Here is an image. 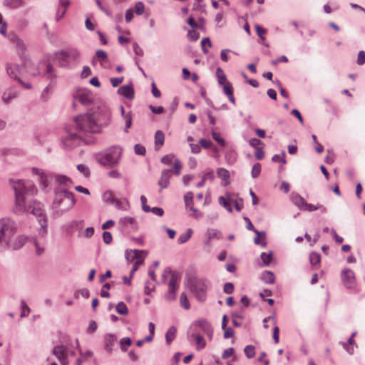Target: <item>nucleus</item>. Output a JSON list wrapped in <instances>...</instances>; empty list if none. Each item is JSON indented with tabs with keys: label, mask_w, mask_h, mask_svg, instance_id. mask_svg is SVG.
Segmentation results:
<instances>
[{
	"label": "nucleus",
	"mask_w": 365,
	"mask_h": 365,
	"mask_svg": "<svg viewBox=\"0 0 365 365\" xmlns=\"http://www.w3.org/2000/svg\"><path fill=\"white\" fill-rule=\"evenodd\" d=\"M120 345H121V349L123 351H127V347L128 346H130L132 344V340L129 337H124L120 339Z\"/></svg>",
	"instance_id": "obj_54"
},
{
	"label": "nucleus",
	"mask_w": 365,
	"mask_h": 365,
	"mask_svg": "<svg viewBox=\"0 0 365 365\" xmlns=\"http://www.w3.org/2000/svg\"><path fill=\"white\" fill-rule=\"evenodd\" d=\"M117 340V337L113 334H106L104 336V349L109 354L113 351V344Z\"/></svg>",
	"instance_id": "obj_23"
},
{
	"label": "nucleus",
	"mask_w": 365,
	"mask_h": 365,
	"mask_svg": "<svg viewBox=\"0 0 365 365\" xmlns=\"http://www.w3.org/2000/svg\"><path fill=\"white\" fill-rule=\"evenodd\" d=\"M223 87H222V89H223V92L227 96L229 101L233 104V105H235V96H234V94H233V89H232V84L228 82L224 85H222Z\"/></svg>",
	"instance_id": "obj_29"
},
{
	"label": "nucleus",
	"mask_w": 365,
	"mask_h": 365,
	"mask_svg": "<svg viewBox=\"0 0 365 365\" xmlns=\"http://www.w3.org/2000/svg\"><path fill=\"white\" fill-rule=\"evenodd\" d=\"M187 339L191 341L194 340L197 345V350H201L206 346V341L203 336L197 331H189L187 333Z\"/></svg>",
	"instance_id": "obj_17"
},
{
	"label": "nucleus",
	"mask_w": 365,
	"mask_h": 365,
	"mask_svg": "<svg viewBox=\"0 0 365 365\" xmlns=\"http://www.w3.org/2000/svg\"><path fill=\"white\" fill-rule=\"evenodd\" d=\"M134 151L136 155H144L145 154V148L141 144H135Z\"/></svg>",
	"instance_id": "obj_60"
},
{
	"label": "nucleus",
	"mask_w": 365,
	"mask_h": 365,
	"mask_svg": "<svg viewBox=\"0 0 365 365\" xmlns=\"http://www.w3.org/2000/svg\"><path fill=\"white\" fill-rule=\"evenodd\" d=\"M180 304L185 309L188 310L190 309V304L185 292H182L180 296Z\"/></svg>",
	"instance_id": "obj_42"
},
{
	"label": "nucleus",
	"mask_w": 365,
	"mask_h": 365,
	"mask_svg": "<svg viewBox=\"0 0 365 365\" xmlns=\"http://www.w3.org/2000/svg\"><path fill=\"white\" fill-rule=\"evenodd\" d=\"M111 113L106 104H99L98 110L79 114L73 118V128L84 136L90 133H99L103 127L108 125Z\"/></svg>",
	"instance_id": "obj_2"
},
{
	"label": "nucleus",
	"mask_w": 365,
	"mask_h": 365,
	"mask_svg": "<svg viewBox=\"0 0 365 365\" xmlns=\"http://www.w3.org/2000/svg\"><path fill=\"white\" fill-rule=\"evenodd\" d=\"M212 137L220 146L225 147L226 145V143L220 133L212 131Z\"/></svg>",
	"instance_id": "obj_46"
},
{
	"label": "nucleus",
	"mask_w": 365,
	"mask_h": 365,
	"mask_svg": "<svg viewBox=\"0 0 365 365\" xmlns=\"http://www.w3.org/2000/svg\"><path fill=\"white\" fill-rule=\"evenodd\" d=\"M205 44H207V46L211 47L212 43L209 38L206 37L202 39L201 41V46H202V51L205 53H208V50L205 47Z\"/></svg>",
	"instance_id": "obj_61"
},
{
	"label": "nucleus",
	"mask_w": 365,
	"mask_h": 365,
	"mask_svg": "<svg viewBox=\"0 0 365 365\" xmlns=\"http://www.w3.org/2000/svg\"><path fill=\"white\" fill-rule=\"evenodd\" d=\"M285 155H286L285 152L282 151V156L276 154L272 156V160L275 163L282 162V163L285 164L287 162L285 160Z\"/></svg>",
	"instance_id": "obj_57"
},
{
	"label": "nucleus",
	"mask_w": 365,
	"mask_h": 365,
	"mask_svg": "<svg viewBox=\"0 0 365 365\" xmlns=\"http://www.w3.org/2000/svg\"><path fill=\"white\" fill-rule=\"evenodd\" d=\"M341 280L344 287L349 289L356 287V282L354 272L349 269H344L341 272Z\"/></svg>",
	"instance_id": "obj_13"
},
{
	"label": "nucleus",
	"mask_w": 365,
	"mask_h": 365,
	"mask_svg": "<svg viewBox=\"0 0 365 365\" xmlns=\"http://www.w3.org/2000/svg\"><path fill=\"white\" fill-rule=\"evenodd\" d=\"M223 291L226 294H232L234 292V285L231 282H226L223 286Z\"/></svg>",
	"instance_id": "obj_64"
},
{
	"label": "nucleus",
	"mask_w": 365,
	"mask_h": 365,
	"mask_svg": "<svg viewBox=\"0 0 365 365\" xmlns=\"http://www.w3.org/2000/svg\"><path fill=\"white\" fill-rule=\"evenodd\" d=\"M261 279L264 283L274 284L275 277L272 272L264 271L262 273Z\"/></svg>",
	"instance_id": "obj_35"
},
{
	"label": "nucleus",
	"mask_w": 365,
	"mask_h": 365,
	"mask_svg": "<svg viewBox=\"0 0 365 365\" xmlns=\"http://www.w3.org/2000/svg\"><path fill=\"white\" fill-rule=\"evenodd\" d=\"M6 71L7 75L14 81H17L20 79L21 68L14 63H7L6 64Z\"/></svg>",
	"instance_id": "obj_16"
},
{
	"label": "nucleus",
	"mask_w": 365,
	"mask_h": 365,
	"mask_svg": "<svg viewBox=\"0 0 365 365\" xmlns=\"http://www.w3.org/2000/svg\"><path fill=\"white\" fill-rule=\"evenodd\" d=\"M110 285L109 283H106L103 285L101 291V296L102 297L108 298L110 297V293L108 292V289H110Z\"/></svg>",
	"instance_id": "obj_59"
},
{
	"label": "nucleus",
	"mask_w": 365,
	"mask_h": 365,
	"mask_svg": "<svg viewBox=\"0 0 365 365\" xmlns=\"http://www.w3.org/2000/svg\"><path fill=\"white\" fill-rule=\"evenodd\" d=\"M260 257L262 261V265L264 267H268L270 264V262L272 259V252H262L260 255Z\"/></svg>",
	"instance_id": "obj_40"
},
{
	"label": "nucleus",
	"mask_w": 365,
	"mask_h": 365,
	"mask_svg": "<svg viewBox=\"0 0 365 365\" xmlns=\"http://www.w3.org/2000/svg\"><path fill=\"white\" fill-rule=\"evenodd\" d=\"M261 234L259 235H256V237L254 239V242L256 245H261L262 247H266V235L264 232H260Z\"/></svg>",
	"instance_id": "obj_39"
},
{
	"label": "nucleus",
	"mask_w": 365,
	"mask_h": 365,
	"mask_svg": "<svg viewBox=\"0 0 365 365\" xmlns=\"http://www.w3.org/2000/svg\"><path fill=\"white\" fill-rule=\"evenodd\" d=\"M140 202L142 204V210L145 212H150V207L148 206L147 203V198L144 195L140 196Z\"/></svg>",
	"instance_id": "obj_62"
},
{
	"label": "nucleus",
	"mask_w": 365,
	"mask_h": 365,
	"mask_svg": "<svg viewBox=\"0 0 365 365\" xmlns=\"http://www.w3.org/2000/svg\"><path fill=\"white\" fill-rule=\"evenodd\" d=\"M291 199L292 202L297 206L300 210H303L306 201L299 194H292L291 196Z\"/></svg>",
	"instance_id": "obj_33"
},
{
	"label": "nucleus",
	"mask_w": 365,
	"mask_h": 365,
	"mask_svg": "<svg viewBox=\"0 0 365 365\" xmlns=\"http://www.w3.org/2000/svg\"><path fill=\"white\" fill-rule=\"evenodd\" d=\"M219 204L225 207L229 212H232V208L231 206V203L233 202V200L228 197V200H226L223 196H220L218 198Z\"/></svg>",
	"instance_id": "obj_34"
},
{
	"label": "nucleus",
	"mask_w": 365,
	"mask_h": 365,
	"mask_svg": "<svg viewBox=\"0 0 365 365\" xmlns=\"http://www.w3.org/2000/svg\"><path fill=\"white\" fill-rule=\"evenodd\" d=\"M21 312L20 314L21 317H24L29 314L30 311H31L30 308L29 307V306L27 305L26 302L24 300L21 301Z\"/></svg>",
	"instance_id": "obj_53"
},
{
	"label": "nucleus",
	"mask_w": 365,
	"mask_h": 365,
	"mask_svg": "<svg viewBox=\"0 0 365 365\" xmlns=\"http://www.w3.org/2000/svg\"><path fill=\"white\" fill-rule=\"evenodd\" d=\"M54 55L60 67L71 68L79 58L80 52L77 48H70L56 51Z\"/></svg>",
	"instance_id": "obj_7"
},
{
	"label": "nucleus",
	"mask_w": 365,
	"mask_h": 365,
	"mask_svg": "<svg viewBox=\"0 0 365 365\" xmlns=\"http://www.w3.org/2000/svg\"><path fill=\"white\" fill-rule=\"evenodd\" d=\"M133 12H135L137 15L140 16L145 11V5L142 1L137 2L133 9Z\"/></svg>",
	"instance_id": "obj_50"
},
{
	"label": "nucleus",
	"mask_w": 365,
	"mask_h": 365,
	"mask_svg": "<svg viewBox=\"0 0 365 365\" xmlns=\"http://www.w3.org/2000/svg\"><path fill=\"white\" fill-rule=\"evenodd\" d=\"M205 236L209 240H212L215 238H220V232L215 229H208L205 233Z\"/></svg>",
	"instance_id": "obj_47"
},
{
	"label": "nucleus",
	"mask_w": 365,
	"mask_h": 365,
	"mask_svg": "<svg viewBox=\"0 0 365 365\" xmlns=\"http://www.w3.org/2000/svg\"><path fill=\"white\" fill-rule=\"evenodd\" d=\"M173 161H174V165L173 168V173L175 174L176 175H179L180 174V170L182 167V163L180 161V160L176 158L175 157V155L173 154L166 155L161 158V163L164 165H170L172 164V163Z\"/></svg>",
	"instance_id": "obj_14"
},
{
	"label": "nucleus",
	"mask_w": 365,
	"mask_h": 365,
	"mask_svg": "<svg viewBox=\"0 0 365 365\" xmlns=\"http://www.w3.org/2000/svg\"><path fill=\"white\" fill-rule=\"evenodd\" d=\"M103 198L106 203L114 204L115 197L111 191L108 190L105 192L103 195Z\"/></svg>",
	"instance_id": "obj_49"
},
{
	"label": "nucleus",
	"mask_w": 365,
	"mask_h": 365,
	"mask_svg": "<svg viewBox=\"0 0 365 365\" xmlns=\"http://www.w3.org/2000/svg\"><path fill=\"white\" fill-rule=\"evenodd\" d=\"M165 135L163 131L158 130L155 134V144L156 147H161L164 143Z\"/></svg>",
	"instance_id": "obj_38"
},
{
	"label": "nucleus",
	"mask_w": 365,
	"mask_h": 365,
	"mask_svg": "<svg viewBox=\"0 0 365 365\" xmlns=\"http://www.w3.org/2000/svg\"><path fill=\"white\" fill-rule=\"evenodd\" d=\"M120 223L123 226H125V227L130 225L131 229L135 231V230H138V225H137V223H136V220L133 217L127 216V217H122V218L120 219Z\"/></svg>",
	"instance_id": "obj_28"
},
{
	"label": "nucleus",
	"mask_w": 365,
	"mask_h": 365,
	"mask_svg": "<svg viewBox=\"0 0 365 365\" xmlns=\"http://www.w3.org/2000/svg\"><path fill=\"white\" fill-rule=\"evenodd\" d=\"M46 76L48 78L50 79V83L43 89V91H42V93H41V98L45 101L49 98L50 95L52 92L51 90L54 88V86L56 85V82L54 81V80L57 78L56 72L55 69L53 68V66L51 64L47 65Z\"/></svg>",
	"instance_id": "obj_11"
},
{
	"label": "nucleus",
	"mask_w": 365,
	"mask_h": 365,
	"mask_svg": "<svg viewBox=\"0 0 365 365\" xmlns=\"http://www.w3.org/2000/svg\"><path fill=\"white\" fill-rule=\"evenodd\" d=\"M244 220L246 222L247 225H246V228L248 230H252L253 231L256 235H259L261 234V232L259 231H258L257 230H256L254 227V225H252L251 220L247 217H244Z\"/></svg>",
	"instance_id": "obj_56"
},
{
	"label": "nucleus",
	"mask_w": 365,
	"mask_h": 365,
	"mask_svg": "<svg viewBox=\"0 0 365 365\" xmlns=\"http://www.w3.org/2000/svg\"><path fill=\"white\" fill-rule=\"evenodd\" d=\"M192 234L193 230L191 228H188L186 232L182 233L179 236L178 239V242L180 245L185 243L192 237Z\"/></svg>",
	"instance_id": "obj_37"
},
{
	"label": "nucleus",
	"mask_w": 365,
	"mask_h": 365,
	"mask_svg": "<svg viewBox=\"0 0 365 365\" xmlns=\"http://www.w3.org/2000/svg\"><path fill=\"white\" fill-rule=\"evenodd\" d=\"M16 198V212L19 214L30 212L36 216L40 228L38 235L34 238L36 254L38 256L45 251L46 236L48 234L47 216L39 202H30L26 199L27 195H34L36 187L30 181L18 180L14 185Z\"/></svg>",
	"instance_id": "obj_1"
},
{
	"label": "nucleus",
	"mask_w": 365,
	"mask_h": 365,
	"mask_svg": "<svg viewBox=\"0 0 365 365\" xmlns=\"http://www.w3.org/2000/svg\"><path fill=\"white\" fill-rule=\"evenodd\" d=\"M115 310L121 315H126L128 313V309L126 304L123 302H120L117 304Z\"/></svg>",
	"instance_id": "obj_43"
},
{
	"label": "nucleus",
	"mask_w": 365,
	"mask_h": 365,
	"mask_svg": "<svg viewBox=\"0 0 365 365\" xmlns=\"http://www.w3.org/2000/svg\"><path fill=\"white\" fill-rule=\"evenodd\" d=\"M16 232L17 225L14 220L8 217L0 219V242L7 245Z\"/></svg>",
	"instance_id": "obj_8"
},
{
	"label": "nucleus",
	"mask_w": 365,
	"mask_h": 365,
	"mask_svg": "<svg viewBox=\"0 0 365 365\" xmlns=\"http://www.w3.org/2000/svg\"><path fill=\"white\" fill-rule=\"evenodd\" d=\"M216 75H217V77L218 83L220 85L222 86V85H224V84L228 83L227 81L226 76L224 73V71H223V70L221 68H217V70H216Z\"/></svg>",
	"instance_id": "obj_41"
},
{
	"label": "nucleus",
	"mask_w": 365,
	"mask_h": 365,
	"mask_svg": "<svg viewBox=\"0 0 365 365\" xmlns=\"http://www.w3.org/2000/svg\"><path fill=\"white\" fill-rule=\"evenodd\" d=\"M172 276H177L169 267H167L164 269L162 276L161 281L162 283H165L166 280L168 277L172 278Z\"/></svg>",
	"instance_id": "obj_45"
},
{
	"label": "nucleus",
	"mask_w": 365,
	"mask_h": 365,
	"mask_svg": "<svg viewBox=\"0 0 365 365\" xmlns=\"http://www.w3.org/2000/svg\"><path fill=\"white\" fill-rule=\"evenodd\" d=\"M140 253H145V255H147L148 252L139 250H127L125 252V257L128 262H133Z\"/></svg>",
	"instance_id": "obj_27"
},
{
	"label": "nucleus",
	"mask_w": 365,
	"mask_h": 365,
	"mask_svg": "<svg viewBox=\"0 0 365 365\" xmlns=\"http://www.w3.org/2000/svg\"><path fill=\"white\" fill-rule=\"evenodd\" d=\"M32 173L38 178L40 186L45 192H48L51 189V181L54 175L48 171H44L38 168H31Z\"/></svg>",
	"instance_id": "obj_10"
},
{
	"label": "nucleus",
	"mask_w": 365,
	"mask_h": 365,
	"mask_svg": "<svg viewBox=\"0 0 365 365\" xmlns=\"http://www.w3.org/2000/svg\"><path fill=\"white\" fill-rule=\"evenodd\" d=\"M180 277L172 276L168 282V289L165 294V299L168 302H173L176 299V292L179 287Z\"/></svg>",
	"instance_id": "obj_12"
},
{
	"label": "nucleus",
	"mask_w": 365,
	"mask_h": 365,
	"mask_svg": "<svg viewBox=\"0 0 365 365\" xmlns=\"http://www.w3.org/2000/svg\"><path fill=\"white\" fill-rule=\"evenodd\" d=\"M123 154L119 145H112L96 154V160L102 165L112 168L118 165Z\"/></svg>",
	"instance_id": "obj_5"
},
{
	"label": "nucleus",
	"mask_w": 365,
	"mask_h": 365,
	"mask_svg": "<svg viewBox=\"0 0 365 365\" xmlns=\"http://www.w3.org/2000/svg\"><path fill=\"white\" fill-rule=\"evenodd\" d=\"M66 135L62 138L61 143L65 149L71 150L78 146L84 140L82 135L78 133L73 128L66 127Z\"/></svg>",
	"instance_id": "obj_9"
},
{
	"label": "nucleus",
	"mask_w": 365,
	"mask_h": 365,
	"mask_svg": "<svg viewBox=\"0 0 365 365\" xmlns=\"http://www.w3.org/2000/svg\"><path fill=\"white\" fill-rule=\"evenodd\" d=\"M194 325L198 326L200 329L208 336L210 340L213 336V329L211 324L205 319H200L195 322Z\"/></svg>",
	"instance_id": "obj_19"
},
{
	"label": "nucleus",
	"mask_w": 365,
	"mask_h": 365,
	"mask_svg": "<svg viewBox=\"0 0 365 365\" xmlns=\"http://www.w3.org/2000/svg\"><path fill=\"white\" fill-rule=\"evenodd\" d=\"M18 93L14 88L6 89L1 96V100L5 104H9L11 101L17 98Z\"/></svg>",
	"instance_id": "obj_22"
},
{
	"label": "nucleus",
	"mask_w": 365,
	"mask_h": 365,
	"mask_svg": "<svg viewBox=\"0 0 365 365\" xmlns=\"http://www.w3.org/2000/svg\"><path fill=\"white\" fill-rule=\"evenodd\" d=\"M72 107L75 110L81 108L90 111L98 110L99 104H105L98 101L96 95L91 90L86 88H78L72 93Z\"/></svg>",
	"instance_id": "obj_3"
},
{
	"label": "nucleus",
	"mask_w": 365,
	"mask_h": 365,
	"mask_svg": "<svg viewBox=\"0 0 365 365\" xmlns=\"http://www.w3.org/2000/svg\"><path fill=\"white\" fill-rule=\"evenodd\" d=\"M25 2L24 0H4V5L11 9H16L24 6Z\"/></svg>",
	"instance_id": "obj_31"
},
{
	"label": "nucleus",
	"mask_w": 365,
	"mask_h": 365,
	"mask_svg": "<svg viewBox=\"0 0 365 365\" xmlns=\"http://www.w3.org/2000/svg\"><path fill=\"white\" fill-rule=\"evenodd\" d=\"M255 30H256V32L258 35V36L261 38V39H264V35L265 34L267 33V31L266 29H264V28H262V26H260L258 24H256L255 25Z\"/></svg>",
	"instance_id": "obj_63"
},
{
	"label": "nucleus",
	"mask_w": 365,
	"mask_h": 365,
	"mask_svg": "<svg viewBox=\"0 0 365 365\" xmlns=\"http://www.w3.org/2000/svg\"><path fill=\"white\" fill-rule=\"evenodd\" d=\"M96 62H99L101 67L108 68L110 66V61L108 54L103 50H98L93 58L92 63L94 65Z\"/></svg>",
	"instance_id": "obj_15"
},
{
	"label": "nucleus",
	"mask_w": 365,
	"mask_h": 365,
	"mask_svg": "<svg viewBox=\"0 0 365 365\" xmlns=\"http://www.w3.org/2000/svg\"><path fill=\"white\" fill-rule=\"evenodd\" d=\"M125 128L124 131L125 133L128 132V128H130L132 125V115L130 113H127V115H125Z\"/></svg>",
	"instance_id": "obj_55"
},
{
	"label": "nucleus",
	"mask_w": 365,
	"mask_h": 365,
	"mask_svg": "<svg viewBox=\"0 0 365 365\" xmlns=\"http://www.w3.org/2000/svg\"><path fill=\"white\" fill-rule=\"evenodd\" d=\"M210 285V283L206 278L196 277L189 278L185 283L186 287L200 302L206 300Z\"/></svg>",
	"instance_id": "obj_6"
},
{
	"label": "nucleus",
	"mask_w": 365,
	"mask_h": 365,
	"mask_svg": "<svg viewBox=\"0 0 365 365\" xmlns=\"http://www.w3.org/2000/svg\"><path fill=\"white\" fill-rule=\"evenodd\" d=\"M177 329L175 327H170L165 334V340L167 344H170L176 336Z\"/></svg>",
	"instance_id": "obj_36"
},
{
	"label": "nucleus",
	"mask_w": 365,
	"mask_h": 365,
	"mask_svg": "<svg viewBox=\"0 0 365 365\" xmlns=\"http://www.w3.org/2000/svg\"><path fill=\"white\" fill-rule=\"evenodd\" d=\"M217 174L220 178L224 180L225 181H228V180L230 179V173L225 168H218L217 170Z\"/></svg>",
	"instance_id": "obj_44"
},
{
	"label": "nucleus",
	"mask_w": 365,
	"mask_h": 365,
	"mask_svg": "<svg viewBox=\"0 0 365 365\" xmlns=\"http://www.w3.org/2000/svg\"><path fill=\"white\" fill-rule=\"evenodd\" d=\"M321 256L319 253L312 252L309 255V262L312 265H317L320 262Z\"/></svg>",
	"instance_id": "obj_52"
},
{
	"label": "nucleus",
	"mask_w": 365,
	"mask_h": 365,
	"mask_svg": "<svg viewBox=\"0 0 365 365\" xmlns=\"http://www.w3.org/2000/svg\"><path fill=\"white\" fill-rule=\"evenodd\" d=\"M54 178L56 183L60 187H67L72 184L71 179L63 175L56 174Z\"/></svg>",
	"instance_id": "obj_25"
},
{
	"label": "nucleus",
	"mask_w": 365,
	"mask_h": 365,
	"mask_svg": "<svg viewBox=\"0 0 365 365\" xmlns=\"http://www.w3.org/2000/svg\"><path fill=\"white\" fill-rule=\"evenodd\" d=\"M29 237L24 235L17 236L14 240L10 242L6 246L14 250H17L24 247L27 242Z\"/></svg>",
	"instance_id": "obj_18"
},
{
	"label": "nucleus",
	"mask_w": 365,
	"mask_h": 365,
	"mask_svg": "<svg viewBox=\"0 0 365 365\" xmlns=\"http://www.w3.org/2000/svg\"><path fill=\"white\" fill-rule=\"evenodd\" d=\"M52 353L59 360L67 356V349L63 345L56 346L53 349Z\"/></svg>",
	"instance_id": "obj_30"
},
{
	"label": "nucleus",
	"mask_w": 365,
	"mask_h": 365,
	"mask_svg": "<svg viewBox=\"0 0 365 365\" xmlns=\"http://www.w3.org/2000/svg\"><path fill=\"white\" fill-rule=\"evenodd\" d=\"M118 94L131 100L134 98V89L131 85H124L118 89Z\"/></svg>",
	"instance_id": "obj_24"
},
{
	"label": "nucleus",
	"mask_w": 365,
	"mask_h": 365,
	"mask_svg": "<svg viewBox=\"0 0 365 365\" xmlns=\"http://www.w3.org/2000/svg\"><path fill=\"white\" fill-rule=\"evenodd\" d=\"M78 170L81 173L84 177L88 178L90 175V170L89 168L82 164H79L77 165Z\"/></svg>",
	"instance_id": "obj_58"
},
{
	"label": "nucleus",
	"mask_w": 365,
	"mask_h": 365,
	"mask_svg": "<svg viewBox=\"0 0 365 365\" xmlns=\"http://www.w3.org/2000/svg\"><path fill=\"white\" fill-rule=\"evenodd\" d=\"M171 176L172 170L170 169H165L161 172V176L158 181V185L160 187V190L168 187Z\"/></svg>",
	"instance_id": "obj_21"
},
{
	"label": "nucleus",
	"mask_w": 365,
	"mask_h": 365,
	"mask_svg": "<svg viewBox=\"0 0 365 365\" xmlns=\"http://www.w3.org/2000/svg\"><path fill=\"white\" fill-rule=\"evenodd\" d=\"M244 352L248 359H252L255 355V348L252 345H247L245 347Z\"/></svg>",
	"instance_id": "obj_48"
},
{
	"label": "nucleus",
	"mask_w": 365,
	"mask_h": 365,
	"mask_svg": "<svg viewBox=\"0 0 365 365\" xmlns=\"http://www.w3.org/2000/svg\"><path fill=\"white\" fill-rule=\"evenodd\" d=\"M83 222V220H73L65 225L66 231L68 233H72L76 230H81Z\"/></svg>",
	"instance_id": "obj_26"
},
{
	"label": "nucleus",
	"mask_w": 365,
	"mask_h": 365,
	"mask_svg": "<svg viewBox=\"0 0 365 365\" xmlns=\"http://www.w3.org/2000/svg\"><path fill=\"white\" fill-rule=\"evenodd\" d=\"M215 178L214 171L212 170H208L205 173L202 180L197 184V187H202L204 186L207 180L212 181Z\"/></svg>",
	"instance_id": "obj_32"
},
{
	"label": "nucleus",
	"mask_w": 365,
	"mask_h": 365,
	"mask_svg": "<svg viewBox=\"0 0 365 365\" xmlns=\"http://www.w3.org/2000/svg\"><path fill=\"white\" fill-rule=\"evenodd\" d=\"M184 202L186 207L197 213V215L195 216V218H200L202 217V213L199 212L198 210L193 207V193L192 192H187L185 194Z\"/></svg>",
	"instance_id": "obj_20"
},
{
	"label": "nucleus",
	"mask_w": 365,
	"mask_h": 365,
	"mask_svg": "<svg viewBox=\"0 0 365 365\" xmlns=\"http://www.w3.org/2000/svg\"><path fill=\"white\" fill-rule=\"evenodd\" d=\"M262 166L259 163H256L253 165L251 175L253 178H257L261 173Z\"/></svg>",
	"instance_id": "obj_51"
},
{
	"label": "nucleus",
	"mask_w": 365,
	"mask_h": 365,
	"mask_svg": "<svg viewBox=\"0 0 365 365\" xmlns=\"http://www.w3.org/2000/svg\"><path fill=\"white\" fill-rule=\"evenodd\" d=\"M73 194L66 188L56 189L51 205L54 217H59L69 211L75 205Z\"/></svg>",
	"instance_id": "obj_4"
}]
</instances>
